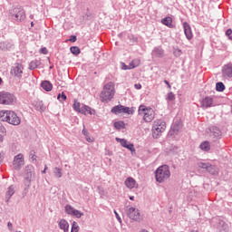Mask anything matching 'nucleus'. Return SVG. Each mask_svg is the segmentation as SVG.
Returning a JSON list of instances; mask_svg holds the SVG:
<instances>
[{
    "label": "nucleus",
    "instance_id": "obj_1",
    "mask_svg": "<svg viewBox=\"0 0 232 232\" xmlns=\"http://www.w3.org/2000/svg\"><path fill=\"white\" fill-rule=\"evenodd\" d=\"M115 97V86L109 82L103 86V90L100 94L102 102H110Z\"/></svg>",
    "mask_w": 232,
    "mask_h": 232
},
{
    "label": "nucleus",
    "instance_id": "obj_2",
    "mask_svg": "<svg viewBox=\"0 0 232 232\" xmlns=\"http://www.w3.org/2000/svg\"><path fill=\"white\" fill-rule=\"evenodd\" d=\"M171 177V172L169 171V166L163 165L158 168L155 171L156 182L162 184L165 180H168Z\"/></svg>",
    "mask_w": 232,
    "mask_h": 232
},
{
    "label": "nucleus",
    "instance_id": "obj_3",
    "mask_svg": "<svg viewBox=\"0 0 232 232\" xmlns=\"http://www.w3.org/2000/svg\"><path fill=\"white\" fill-rule=\"evenodd\" d=\"M163 131H166V121L162 120H156L152 126L153 139H159L160 135H162Z\"/></svg>",
    "mask_w": 232,
    "mask_h": 232
},
{
    "label": "nucleus",
    "instance_id": "obj_4",
    "mask_svg": "<svg viewBox=\"0 0 232 232\" xmlns=\"http://www.w3.org/2000/svg\"><path fill=\"white\" fill-rule=\"evenodd\" d=\"M9 14L14 21H24L26 14H24V9L23 7H14L9 11Z\"/></svg>",
    "mask_w": 232,
    "mask_h": 232
},
{
    "label": "nucleus",
    "instance_id": "obj_5",
    "mask_svg": "<svg viewBox=\"0 0 232 232\" xmlns=\"http://www.w3.org/2000/svg\"><path fill=\"white\" fill-rule=\"evenodd\" d=\"M127 217L130 218V220H134V222H140L142 218H140V211L133 207H130L126 211Z\"/></svg>",
    "mask_w": 232,
    "mask_h": 232
},
{
    "label": "nucleus",
    "instance_id": "obj_6",
    "mask_svg": "<svg viewBox=\"0 0 232 232\" xmlns=\"http://www.w3.org/2000/svg\"><path fill=\"white\" fill-rule=\"evenodd\" d=\"M208 130L209 137L214 142H217V140H220V139H222V130H220V128L212 125L208 128Z\"/></svg>",
    "mask_w": 232,
    "mask_h": 232
},
{
    "label": "nucleus",
    "instance_id": "obj_7",
    "mask_svg": "<svg viewBox=\"0 0 232 232\" xmlns=\"http://www.w3.org/2000/svg\"><path fill=\"white\" fill-rule=\"evenodd\" d=\"M14 101H15V96L10 92H0V104H14Z\"/></svg>",
    "mask_w": 232,
    "mask_h": 232
},
{
    "label": "nucleus",
    "instance_id": "obj_8",
    "mask_svg": "<svg viewBox=\"0 0 232 232\" xmlns=\"http://www.w3.org/2000/svg\"><path fill=\"white\" fill-rule=\"evenodd\" d=\"M5 117V122H8V124H12L13 126H19L21 124V118L13 111H9Z\"/></svg>",
    "mask_w": 232,
    "mask_h": 232
},
{
    "label": "nucleus",
    "instance_id": "obj_9",
    "mask_svg": "<svg viewBox=\"0 0 232 232\" xmlns=\"http://www.w3.org/2000/svg\"><path fill=\"white\" fill-rule=\"evenodd\" d=\"M14 169L16 171H19L23 166H24V156H23L22 153L17 154L14 156V161H13Z\"/></svg>",
    "mask_w": 232,
    "mask_h": 232
},
{
    "label": "nucleus",
    "instance_id": "obj_10",
    "mask_svg": "<svg viewBox=\"0 0 232 232\" xmlns=\"http://www.w3.org/2000/svg\"><path fill=\"white\" fill-rule=\"evenodd\" d=\"M198 168H201V169H206L208 173H210V175H217V173H218L217 166L211 165L210 163L199 162Z\"/></svg>",
    "mask_w": 232,
    "mask_h": 232
},
{
    "label": "nucleus",
    "instance_id": "obj_11",
    "mask_svg": "<svg viewBox=\"0 0 232 232\" xmlns=\"http://www.w3.org/2000/svg\"><path fill=\"white\" fill-rule=\"evenodd\" d=\"M23 70H24L23 64L16 63L11 68V75H14L17 79H21V77H23Z\"/></svg>",
    "mask_w": 232,
    "mask_h": 232
},
{
    "label": "nucleus",
    "instance_id": "obj_12",
    "mask_svg": "<svg viewBox=\"0 0 232 232\" xmlns=\"http://www.w3.org/2000/svg\"><path fill=\"white\" fill-rule=\"evenodd\" d=\"M222 74L226 79L232 78V63H228L223 66Z\"/></svg>",
    "mask_w": 232,
    "mask_h": 232
},
{
    "label": "nucleus",
    "instance_id": "obj_13",
    "mask_svg": "<svg viewBox=\"0 0 232 232\" xmlns=\"http://www.w3.org/2000/svg\"><path fill=\"white\" fill-rule=\"evenodd\" d=\"M184 34L188 41H191L193 39V31H191V25L188 24V22L183 23Z\"/></svg>",
    "mask_w": 232,
    "mask_h": 232
},
{
    "label": "nucleus",
    "instance_id": "obj_14",
    "mask_svg": "<svg viewBox=\"0 0 232 232\" xmlns=\"http://www.w3.org/2000/svg\"><path fill=\"white\" fill-rule=\"evenodd\" d=\"M152 57H156L157 59H162L164 57V49L161 46L154 47L151 53Z\"/></svg>",
    "mask_w": 232,
    "mask_h": 232
},
{
    "label": "nucleus",
    "instance_id": "obj_15",
    "mask_svg": "<svg viewBox=\"0 0 232 232\" xmlns=\"http://www.w3.org/2000/svg\"><path fill=\"white\" fill-rule=\"evenodd\" d=\"M181 128H182V125L180 124V122H175L171 126V129L169 131V135H170V137H175V135L179 134V131H180Z\"/></svg>",
    "mask_w": 232,
    "mask_h": 232
},
{
    "label": "nucleus",
    "instance_id": "obj_16",
    "mask_svg": "<svg viewBox=\"0 0 232 232\" xmlns=\"http://www.w3.org/2000/svg\"><path fill=\"white\" fill-rule=\"evenodd\" d=\"M15 193V187L14 185H11L8 187L7 191L5 192V202L8 204L10 202V199L12 197H14Z\"/></svg>",
    "mask_w": 232,
    "mask_h": 232
},
{
    "label": "nucleus",
    "instance_id": "obj_17",
    "mask_svg": "<svg viewBox=\"0 0 232 232\" xmlns=\"http://www.w3.org/2000/svg\"><path fill=\"white\" fill-rule=\"evenodd\" d=\"M153 119H155V112L153 111V110L149 109V111H147V112L143 114V120L145 121V122H151Z\"/></svg>",
    "mask_w": 232,
    "mask_h": 232
},
{
    "label": "nucleus",
    "instance_id": "obj_18",
    "mask_svg": "<svg viewBox=\"0 0 232 232\" xmlns=\"http://www.w3.org/2000/svg\"><path fill=\"white\" fill-rule=\"evenodd\" d=\"M213 106V98L207 96L201 101V108H211Z\"/></svg>",
    "mask_w": 232,
    "mask_h": 232
},
{
    "label": "nucleus",
    "instance_id": "obj_19",
    "mask_svg": "<svg viewBox=\"0 0 232 232\" xmlns=\"http://www.w3.org/2000/svg\"><path fill=\"white\" fill-rule=\"evenodd\" d=\"M218 229L220 232H229V225H227L224 220H219Z\"/></svg>",
    "mask_w": 232,
    "mask_h": 232
},
{
    "label": "nucleus",
    "instance_id": "obj_20",
    "mask_svg": "<svg viewBox=\"0 0 232 232\" xmlns=\"http://www.w3.org/2000/svg\"><path fill=\"white\" fill-rule=\"evenodd\" d=\"M58 226L60 229H62L63 232H69L70 230V224L66 219H61L58 223Z\"/></svg>",
    "mask_w": 232,
    "mask_h": 232
},
{
    "label": "nucleus",
    "instance_id": "obj_21",
    "mask_svg": "<svg viewBox=\"0 0 232 232\" xmlns=\"http://www.w3.org/2000/svg\"><path fill=\"white\" fill-rule=\"evenodd\" d=\"M34 106L36 111H40L41 113L46 111V106H44V103L42 101L34 102Z\"/></svg>",
    "mask_w": 232,
    "mask_h": 232
},
{
    "label": "nucleus",
    "instance_id": "obj_22",
    "mask_svg": "<svg viewBox=\"0 0 232 232\" xmlns=\"http://www.w3.org/2000/svg\"><path fill=\"white\" fill-rule=\"evenodd\" d=\"M161 23L165 26H168V28H175V25H173V18H171L170 16H167L161 19Z\"/></svg>",
    "mask_w": 232,
    "mask_h": 232
},
{
    "label": "nucleus",
    "instance_id": "obj_23",
    "mask_svg": "<svg viewBox=\"0 0 232 232\" xmlns=\"http://www.w3.org/2000/svg\"><path fill=\"white\" fill-rule=\"evenodd\" d=\"M41 87L45 92H52V90L53 89V85L52 84V82H50V81H44V82H42Z\"/></svg>",
    "mask_w": 232,
    "mask_h": 232
},
{
    "label": "nucleus",
    "instance_id": "obj_24",
    "mask_svg": "<svg viewBox=\"0 0 232 232\" xmlns=\"http://www.w3.org/2000/svg\"><path fill=\"white\" fill-rule=\"evenodd\" d=\"M13 47H14V45L12 44H10L9 42H1L0 43V50H2V52H8V50H12Z\"/></svg>",
    "mask_w": 232,
    "mask_h": 232
},
{
    "label": "nucleus",
    "instance_id": "obj_25",
    "mask_svg": "<svg viewBox=\"0 0 232 232\" xmlns=\"http://www.w3.org/2000/svg\"><path fill=\"white\" fill-rule=\"evenodd\" d=\"M135 184H137V181H135V179L131 177L127 178L125 180V186L129 188V189H133V188H135Z\"/></svg>",
    "mask_w": 232,
    "mask_h": 232
},
{
    "label": "nucleus",
    "instance_id": "obj_26",
    "mask_svg": "<svg viewBox=\"0 0 232 232\" xmlns=\"http://www.w3.org/2000/svg\"><path fill=\"white\" fill-rule=\"evenodd\" d=\"M113 126L116 130H126V123H124V121H122L114 122Z\"/></svg>",
    "mask_w": 232,
    "mask_h": 232
},
{
    "label": "nucleus",
    "instance_id": "obj_27",
    "mask_svg": "<svg viewBox=\"0 0 232 232\" xmlns=\"http://www.w3.org/2000/svg\"><path fill=\"white\" fill-rule=\"evenodd\" d=\"M39 66H41V62L34 60L29 63V70H35V68H39Z\"/></svg>",
    "mask_w": 232,
    "mask_h": 232
},
{
    "label": "nucleus",
    "instance_id": "obj_28",
    "mask_svg": "<svg viewBox=\"0 0 232 232\" xmlns=\"http://www.w3.org/2000/svg\"><path fill=\"white\" fill-rule=\"evenodd\" d=\"M200 150H202L203 151H209V150H211V145H209V141H203L200 145H199Z\"/></svg>",
    "mask_w": 232,
    "mask_h": 232
},
{
    "label": "nucleus",
    "instance_id": "obj_29",
    "mask_svg": "<svg viewBox=\"0 0 232 232\" xmlns=\"http://www.w3.org/2000/svg\"><path fill=\"white\" fill-rule=\"evenodd\" d=\"M53 173L56 179H61L63 177V169L56 167L53 169Z\"/></svg>",
    "mask_w": 232,
    "mask_h": 232
},
{
    "label": "nucleus",
    "instance_id": "obj_30",
    "mask_svg": "<svg viewBox=\"0 0 232 232\" xmlns=\"http://www.w3.org/2000/svg\"><path fill=\"white\" fill-rule=\"evenodd\" d=\"M111 113H114V115H119L120 113H122V105H116L111 109Z\"/></svg>",
    "mask_w": 232,
    "mask_h": 232
},
{
    "label": "nucleus",
    "instance_id": "obj_31",
    "mask_svg": "<svg viewBox=\"0 0 232 232\" xmlns=\"http://www.w3.org/2000/svg\"><path fill=\"white\" fill-rule=\"evenodd\" d=\"M140 60L134 59L130 63L129 66L130 67V70H133V68H137V66H140Z\"/></svg>",
    "mask_w": 232,
    "mask_h": 232
},
{
    "label": "nucleus",
    "instance_id": "obj_32",
    "mask_svg": "<svg viewBox=\"0 0 232 232\" xmlns=\"http://www.w3.org/2000/svg\"><path fill=\"white\" fill-rule=\"evenodd\" d=\"M150 111L145 105H140L138 110L139 115H145Z\"/></svg>",
    "mask_w": 232,
    "mask_h": 232
},
{
    "label": "nucleus",
    "instance_id": "obj_33",
    "mask_svg": "<svg viewBox=\"0 0 232 232\" xmlns=\"http://www.w3.org/2000/svg\"><path fill=\"white\" fill-rule=\"evenodd\" d=\"M34 169V167L27 166L25 168V179H32V170Z\"/></svg>",
    "mask_w": 232,
    "mask_h": 232
},
{
    "label": "nucleus",
    "instance_id": "obj_34",
    "mask_svg": "<svg viewBox=\"0 0 232 232\" xmlns=\"http://www.w3.org/2000/svg\"><path fill=\"white\" fill-rule=\"evenodd\" d=\"M224 90H226V85H224V82H218L216 83L217 92H224Z\"/></svg>",
    "mask_w": 232,
    "mask_h": 232
},
{
    "label": "nucleus",
    "instance_id": "obj_35",
    "mask_svg": "<svg viewBox=\"0 0 232 232\" xmlns=\"http://www.w3.org/2000/svg\"><path fill=\"white\" fill-rule=\"evenodd\" d=\"M8 111H0V121H2V122H6Z\"/></svg>",
    "mask_w": 232,
    "mask_h": 232
},
{
    "label": "nucleus",
    "instance_id": "obj_36",
    "mask_svg": "<svg viewBox=\"0 0 232 232\" xmlns=\"http://www.w3.org/2000/svg\"><path fill=\"white\" fill-rule=\"evenodd\" d=\"M70 52L72 55H79V53H81V49L77 46H72Z\"/></svg>",
    "mask_w": 232,
    "mask_h": 232
},
{
    "label": "nucleus",
    "instance_id": "obj_37",
    "mask_svg": "<svg viewBox=\"0 0 232 232\" xmlns=\"http://www.w3.org/2000/svg\"><path fill=\"white\" fill-rule=\"evenodd\" d=\"M75 210V208L73 207H72V205H66L65 206V213H67V215H73V211Z\"/></svg>",
    "mask_w": 232,
    "mask_h": 232
},
{
    "label": "nucleus",
    "instance_id": "obj_38",
    "mask_svg": "<svg viewBox=\"0 0 232 232\" xmlns=\"http://www.w3.org/2000/svg\"><path fill=\"white\" fill-rule=\"evenodd\" d=\"M71 217H76V218H81V217H84V213L74 208L72 215Z\"/></svg>",
    "mask_w": 232,
    "mask_h": 232
},
{
    "label": "nucleus",
    "instance_id": "obj_39",
    "mask_svg": "<svg viewBox=\"0 0 232 232\" xmlns=\"http://www.w3.org/2000/svg\"><path fill=\"white\" fill-rule=\"evenodd\" d=\"M121 113H127V115H133V111H131L130 107H125L122 105Z\"/></svg>",
    "mask_w": 232,
    "mask_h": 232
},
{
    "label": "nucleus",
    "instance_id": "obj_40",
    "mask_svg": "<svg viewBox=\"0 0 232 232\" xmlns=\"http://www.w3.org/2000/svg\"><path fill=\"white\" fill-rule=\"evenodd\" d=\"M87 110H90V106L88 105H82L81 108H80V111H78V113H82V115H86V111Z\"/></svg>",
    "mask_w": 232,
    "mask_h": 232
},
{
    "label": "nucleus",
    "instance_id": "obj_41",
    "mask_svg": "<svg viewBox=\"0 0 232 232\" xmlns=\"http://www.w3.org/2000/svg\"><path fill=\"white\" fill-rule=\"evenodd\" d=\"M74 111H81V102H78L77 100H74V103L72 105Z\"/></svg>",
    "mask_w": 232,
    "mask_h": 232
},
{
    "label": "nucleus",
    "instance_id": "obj_42",
    "mask_svg": "<svg viewBox=\"0 0 232 232\" xmlns=\"http://www.w3.org/2000/svg\"><path fill=\"white\" fill-rule=\"evenodd\" d=\"M117 142H120V144L122 146V148H126L128 144V140L125 139L116 138Z\"/></svg>",
    "mask_w": 232,
    "mask_h": 232
},
{
    "label": "nucleus",
    "instance_id": "obj_43",
    "mask_svg": "<svg viewBox=\"0 0 232 232\" xmlns=\"http://www.w3.org/2000/svg\"><path fill=\"white\" fill-rule=\"evenodd\" d=\"M57 99L58 101H60V102H63V101H66L68 97L64 92H62V94L61 93L58 94Z\"/></svg>",
    "mask_w": 232,
    "mask_h": 232
},
{
    "label": "nucleus",
    "instance_id": "obj_44",
    "mask_svg": "<svg viewBox=\"0 0 232 232\" xmlns=\"http://www.w3.org/2000/svg\"><path fill=\"white\" fill-rule=\"evenodd\" d=\"M71 232H79V225L77 224V222H72Z\"/></svg>",
    "mask_w": 232,
    "mask_h": 232
},
{
    "label": "nucleus",
    "instance_id": "obj_45",
    "mask_svg": "<svg viewBox=\"0 0 232 232\" xmlns=\"http://www.w3.org/2000/svg\"><path fill=\"white\" fill-rule=\"evenodd\" d=\"M125 148L127 150H129V151H131V153H133V151H135V145H133V143H127Z\"/></svg>",
    "mask_w": 232,
    "mask_h": 232
},
{
    "label": "nucleus",
    "instance_id": "obj_46",
    "mask_svg": "<svg viewBox=\"0 0 232 232\" xmlns=\"http://www.w3.org/2000/svg\"><path fill=\"white\" fill-rule=\"evenodd\" d=\"M24 186H26V188H30V186L32 184V179L24 178Z\"/></svg>",
    "mask_w": 232,
    "mask_h": 232
},
{
    "label": "nucleus",
    "instance_id": "obj_47",
    "mask_svg": "<svg viewBox=\"0 0 232 232\" xmlns=\"http://www.w3.org/2000/svg\"><path fill=\"white\" fill-rule=\"evenodd\" d=\"M167 101H175V94L173 92H169L167 95Z\"/></svg>",
    "mask_w": 232,
    "mask_h": 232
},
{
    "label": "nucleus",
    "instance_id": "obj_48",
    "mask_svg": "<svg viewBox=\"0 0 232 232\" xmlns=\"http://www.w3.org/2000/svg\"><path fill=\"white\" fill-rule=\"evenodd\" d=\"M173 53L175 57H180L182 55V50L176 49Z\"/></svg>",
    "mask_w": 232,
    "mask_h": 232
},
{
    "label": "nucleus",
    "instance_id": "obj_49",
    "mask_svg": "<svg viewBox=\"0 0 232 232\" xmlns=\"http://www.w3.org/2000/svg\"><path fill=\"white\" fill-rule=\"evenodd\" d=\"M29 157L32 159V160H37V156H35V151L34 150L30 151Z\"/></svg>",
    "mask_w": 232,
    "mask_h": 232
},
{
    "label": "nucleus",
    "instance_id": "obj_50",
    "mask_svg": "<svg viewBox=\"0 0 232 232\" xmlns=\"http://www.w3.org/2000/svg\"><path fill=\"white\" fill-rule=\"evenodd\" d=\"M226 35H227V37H228V39H230V41H232V30L231 29H227L226 31Z\"/></svg>",
    "mask_w": 232,
    "mask_h": 232
},
{
    "label": "nucleus",
    "instance_id": "obj_51",
    "mask_svg": "<svg viewBox=\"0 0 232 232\" xmlns=\"http://www.w3.org/2000/svg\"><path fill=\"white\" fill-rule=\"evenodd\" d=\"M121 70H131L130 65H126V63H121Z\"/></svg>",
    "mask_w": 232,
    "mask_h": 232
},
{
    "label": "nucleus",
    "instance_id": "obj_52",
    "mask_svg": "<svg viewBox=\"0 0 232 232\" xmlns=\"http://www.w3.org/2000/svg\"><path fill=\"white\" fill-rule=\"evenodd\" d=\"M40 53H43L44 55H47L48 49L46 47L41 48L40 49Z\"/></svg>",
    "mask_w": 232,
    "mask_h": 232
},
{
    "label": "nucleus",
    "instance_id": "obj_53",
    "mask_svg": "<svg viewBox=\"0 0 232 232\" xmlns=\"http://www.w3.org/2000/svg\"><path fill=\"white\" fill-rule=\"evenodd\" d=\"M114 214L118 222H120V224L122 223V219L121 218V216H119V213L117 212V210H114Z\"/></svg>",
    "mask_w": 232,
    "mask_h": 232
},
{
    "label": "nucleus",
    "instance_id": "obj_54",
    "mask_svg": "<svg viewBox=\"0 0 232 232\" xmlns=\"http://www.w3.org/2000/svg\"><path fill=\"white\" fill-rule=\"evenodd\" d=\"M7 227L9 229V231H14V225L12 224V222H8L7 223Z\"/></svg>",
    "mask_w": 232,
    "mask_h": 232
},
{
    "label": "nucleus",
    "instance_id": "obj_55",
    "mask_svg": "<svg viewBox=\"0 0 232 232\" xmlns=\"http://www.w3.org/2000/svg\"><path fill=\"white\" fill-rule=\"evenodd\" d=\"M6 132V128L3 126V124L0 123V133H5Z\"/></svg>",
    "mask_w": 232,
    "mask_h": 232
},
{
    "label": "nucleus",
    "instance_id": "obj_56",
    "mask_svg": "<svg viewBox=\"0 0 232 232\" xmlns=\"http://www.w3.org/2000/svg\"><path fill=\"white\" fill-rule=\"evenodd\" d=\"M69 41H70L71 43H75V42L77 41V36H75V35H71Z\"/></svg>",
    "mask_w": 232,
    "mask_h": 232
},
{
    "label": "nucleus",
    "instance_id": "obj_57",
    "mask_svg": "<svg viewBox=\"0 0 232 232\" xmlns=\"http://www.w3.org/2000/svg\"><path fill=\"white\" fill-rule=\"evenodd\" d=\"M134 88H135L136 90H141V89H142V85H141L140 83H135V84H134Z\"/></svg>",
    "mask_w": 232,
    "mask_h": 232
},
{
    "label": "nucleus",
    "instance_id": "obj_58",
    "mask_svg": "<svg viewBox=\"0 0 232 232\" xmlns=\"http://www.w3.org/2000/svg\"><path fill=\"white\" fill-rule=\"evenodd\" d=\"M82 135H84V137H88V135H90V132H88V130H86L84 129L82 130Z\"/></svg>",
    "mask_w": 232,
    "mask_h": 232
},
{
    "label": "nucleus",
    "instance_id": "obj_59",
    "mask_svg": "<svg viewBox=\"0 0 232 232\" xmlns=\"http://www.w3.org/2000/svg\"><path fill=\"white\" fill-rule=\"evenodd\" d=\"M89 114V115H93V112L92 111V108L89 107V109L86 111V114Z\"/></svg>",
    "mask_w": 232,
    "mask_h": 232
},
{
    "label": "nucleus",
    "instance_id": "obj_60",
    "mask_svg": "<svg viewBox=\"0 0 232 232\" xmlns=\"http://www.w3.org/2000/svg\"><path fill=\"white\" fill-rule=\"evenodd\" d=\"M165 84H167L168 88L171 90V84H169V82L168 80H164Z\"/></svg>",
    "mask_w": 232,
    "mask_h": 232
},
{
    "label": "nucleus",
    "instance_id": "obj_61",
    "mask_svg": "<svg viewBox=\"0 0 232 232\" xmlns=\"http://www.w3.org/2000/svg\"><path fill=\"white\" fill-rule=\"evenodd\" d=\"M4 159H5V154L0 153V164L1 162H3Z\"/></svg>",
    "mask_w": 232,
    "mask_h": 232
},
{
    "label": "nucleus",
    "instance_id": "obj_62",
    "mask_svg": "<svg viewBox=\"0 0 232 232\" xmlns=\"http://www.w3.org/2000/svg\"><path fill=\"white\" fill-rule=\"evenodd\" d=\"M46 169H48V166L45 165V166H44V169L42 170V173H43V174L46 173Z\"/></svg>",
    "mask_w": 232,
    "mask_h": 232
},
{
    "label": "nucleus",
    "instance_id": "obj_63",
    "mask_svg": "<svg viewBox=\"0 0 232 232\" xmlns=\"http://www.w3.org/2000/svg\"><path fill=\"white\" fill-rule=\"evenodd\" d=\"M87 142H93V140H92V138H87Z\"/></svg>",
    "mask_w": 232,
    "mask_h": 232
},
{
    "label": "nucleus",
    "instance_id": "obj_64",
    "mask_svg": "<svg viewBox=\"0 0 232 232\" xmlns=\"http://www.w3.org/2000/svg\"><path fill=\"white\" fill-rule=\"evenodd\" d=\"M0 142H3V135L0 134Z\"/></svg>",
    "mask_w": 232,
    "mask_h": 232
}]
</instances>
